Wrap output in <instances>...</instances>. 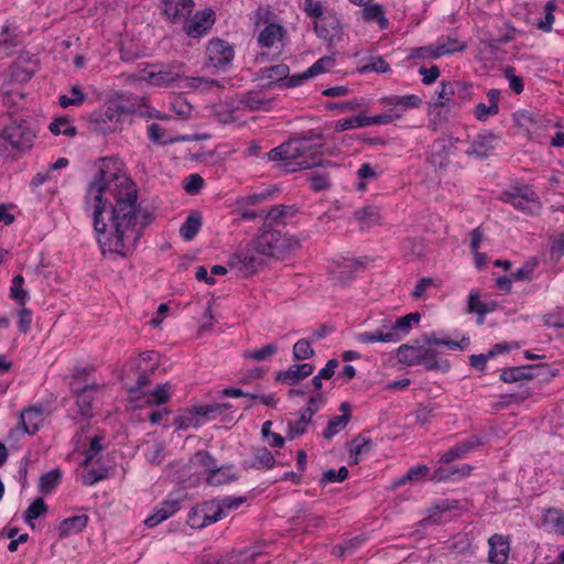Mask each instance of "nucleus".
I'll list each match as a JSON object with an SVG mask.
<instances>
[{
    "instance_id": "obj_1",
    "label": "nucleus",
    "mask_w": 564,
    "mask_h": 564,
    "mask_svg": "<svg viewBox=\"0 0 564 564\" xmlns=\"http://www.w3.org/2000/svg\"><path fill=\"white\" fill-rule=\"evenodd\" d=\"M99 170L90 183L89 195L95 196L94 227L102 253L127 257L140 239L151 215L137 203L138 188L131 178L113 174L105 178Z\"/></svg>"
},
{
    "instance_id": "obj_2",
    "label": "nucleus",
    "mask_w": 564,
    "mask_h": 564,
    "mask_svg": "<svg viewBox=\"0 0 564 564\" xmlns=\"http://www.w3.org/2000/svg\"><path fill=\"white\" fill-rule=\"evenodd\" d=\"M322 145V134L308 131L270 150L267 155L270 161L282 162L286 172L310 170L321 165L322 160L317 149Z\"/></svg>"
},
{
    "instance_id": "obj_3",
    "label": "nucleus",
    "mask_w": 564,
    "mask_h": 564,
    "mask_svg": "<svg viewBox=\"0 0 564 564\" xmlns=\"http://www.w3.org/2000/svg\"><path fill=\"white\" fill-rule=\"evenodd\" d=\"M36 138L32 123L25 119L9 118L0 129V154H21L31 150Z\"/></svg>"
},
{
    "instance_id": "obj_4",
    "label": "nucleus",
    "mask_w": 564,
    "mask_h": 564,
    "mask_svg": "<svg viewBox=\"0 0 564 564\" xmlns=\"http://www.w3.org/2000/svg\"><path fill=\"white\" fill-rule=\"evenodd\" d=\"M133 112V108L127 106L122 96L109 99L102 108L90 113L88 122L91 131L100 134H109L120 129L122 118Z\"/></svg>"
},
{
    "instance_id": "obj_5",
    "label": "nucleus",
    "mask_w": 564,
    "mask_h": 564,
    "mask_svg": "<svg viewBox=\"0 0 564 564\" xmlns=\"http://www.w3.org/2000/svg\"><path fill=\"white\" fill-rule=\"evenodd\" d=\"M421 315L419 312L406 314L394 322L384 318L382 326L373 332L360 333L356 339L362 344L373 343H398L402 337L406 336L412 329L414 323H419Z\"/></svg>"
},
{
    "instance_id": "obj_6",
    "label": "nucleus",
    "mask_w": 564,
    "mask_h": 564,
    "mask_svg": "<svg viewBox=\"0 0 564 564\" xmlns=\"http://www.w3.org/2000/svg\"><path fill=\"white\" fill-rule=\"evenodd\" d=\"M397 358L399 362L406 366H423L426 370H442L447 371L449 369V362L447 360L438 361L436 359V352L425 347L421 340L415 339L413 344L401 345L397 350Z\"/></svg>"
},
{
    "instance_id": "obj_7",
    "label": "nucleus",
    "mask_w": 564,
    "mask_h": 564,
    "mask_svg": "<svg viewBox=\"0 0 564 564\" xmlns=\"http://www.w3.org/2000/svg\"><path fill=\"white\" fill-rule=\"evenodd\" d=\"M253 243L261 254L273 258H283L291 250L300 247V241L294 237L267 228H263Z\"/></svg>"
},
{
    "instance_id": "obj_8",
    "label": "nucleus",
    "mask_w": 564,
    "mask_h": 564,
    "mask_svg": "<svg viewBox=\"0 0 564 564\" xmlns=\"http://www.w3.org/2000/svg\"><path fill=\"white\" fill-rule=\"evenodd\" d=\"M263 256L252 246L234 254L230 258L229 267L237 270L242 276L247 278L256 273L264 264Z\"/></svg>"
},
{
    "instance_id": "obj_9",
    "label": "nucleus",
    "mask_w": 564,
    "mask_h": 564,
    "mask_svg": "<svg viewBox=\"0 0 564 564\" xmlns=\"http://www.w3.org/2000/svg\"><path fill=\"white\" fill-rule=\"evenodd\" d=\"M314 31L318 37L326 41L332 47L343 39V26L334 11H323V15L314 19Z\"/></svg>"
},
{
    "instance_id": "obj_10",
    "label": "nucleus",
    "mask_w": 564,
    "mask_h": 564,
    "mask_svg": "<svg viewBox=\"0 0 564 564\" xmlns=\"http://www.w3.org/2000/svg\"><path fill=\"white\" fill-rule=\"evenodd\" d=\"M212 408L209 405L186 409L174 419V425L177 430L197 427L208 422V414Z\"/></svg>"
},
{
    "instance_id": "obj_11",
    "label": "nucleus",
    "mask_w": 564,
    "mask_h": 564,
    "mask_svg": "<svg viewBox=\"0 0 564 564\" xmlns=\"http://www.w3.org/2000/svg\"><path fill=\"white\" fill-rule=\"evenodd\" d=\"M194 7L193 0H163V14L173 23L186 21Z\"/></svg>"
},
{
    "instance_id": "obj_12",
    "label": "nucleus",
    "mask_w": 564,
    "mask_h": 564,
    "mask_svg": "<svg viewBox=\"0 0 564 564\" xmlns=\"http://www.w3.org/2000/svg\"><path fill=\"white\" fill-rule=\"evenodd\" d=\"M314 371L311 364H296L290 366L286 370L279 371L275 381L283 382L288 386H294L301 380L310 377Z\"/></svg>"
},
{
    "instance_id": "obj_13",
    "label": "nucleus",
    "mask_w": 564,
    "mask_h": 564,
    "mask_svg": "<svg viewBox=\"0 0 564 564\" xmlns=\"http://www.w3.org/2000/svg\"><path fill=\"white\" fill-rule=\"evenodd\" d=\"M334 63H335V59L333 56H324V57L319 58L318 61H316L305 72L289 77V80L285 85L288 87L299 86L303 83V80L324 73L326 69L334 66Z\"/></svg>"
},
{
    "instance_id": "obj_14",
    "label": "nucleus",
    "mask_w": 564,
    "mask_h": 564,
    "mask_svg": "<svg viewBox=\"0 0 564 564\" xmlns=\"http://www.w3.org/2000/svg\"><path fill=\"white\" fill-rule=\"evenodd\" d=\"M490 550L488 560L491 564H505L509 556V541L500 534H494L488 540Z\"/></svg>"
},
{
    "instance_id": "obj_15",
    "label": "nucleus",
    "mask_w": 564,
    "mask_h": 564,
    "mask_svg": "<svg viewBox=\"0 0 564 564\" xmlns=\"http://www.w3.org/2000/svg\"><path fill=\"white\" fill-rule=\"evenodd\" d=\"M380 102L383 106L393 107L394 112H400L402 115L405 110L419 108L422 105V98L414 94L405 96L390 95L382 97Z\"/></svg>"
},
{
    "instance_id": "obj_16",
    "label": "nucleus",
    "mask_w": 564,
    "mask_h": 564,
    "mask_svg": "<svg viewBox=\"0 0 564 564\" xmlns=\"http://www.w3.org/2000/svg\"><path fill=\"white\" fill-rule=\"evenodd\" d=\"M235 56L234 47L220 40L214 39V69L227 70Z\"/></svg>"
},
{
    "instance_id": "obj_17",
    "label": "nucleus",
    "mask_w": 564,
    "mask_h": 564,
    "mask_svg": "<svg viewBox=\"0 0 564 564\" xmlns=\"http://www.w3.org/2000/svg\"><path fill=\"white\" fill-rule=\"evenodd\" d=\"M180 510V499L169 498L164 500L153 514L144 520V524L152 528L169 519Z\"/></svg>"
},
{
    "instance_id": "obj_18",
    "label": "nucleus",
    "mask_w": 564,
    "mask_h": 564,
    "mask_svg": "<svg viewBox=\"0 0 564 564\" xmlns=\"http://www.w3.org/2000/svg\"><path fill=\"white\" fill-rule=\"evenodd\" d=\"M43 408L30 406L20 414V424L24 433L34 434L43 423Z\"/></svg>"
},
{
    "instance_id": "obj_19",
    "label": "nucleus",
    "mask_w": 564,
    "mask_h": 564,
    "mask_svg": "<svg viewBox=\"0 0 564 564\" xmlns=\"http://www.w3.org/2000/svg\"><path fill=\"white\" fill-rule=\"evenodd\" d=\"M285 36V29L276 23L268 24L258 36V43L261 47L271 48L282 42Z\"/></svg>"
},
{
    "instance_id": "obj_20",
    "label": "nucleus",
    "mask_w": 564,
    "mask_h": 564,
    "mask_svg": "<svg viewBox=\"0 0 564 564\" xmlns=\"http://www.w3.org/2000/svg\"><path fill=\"white\" fill-rule=\"evenodd\" d=\"M273 99L267 98L261 91H248L239 99V105L245 108L254 110L268 111L272 108Z\"/></svg>"
},
{
    "instance_id": "obj_21",
    "label": "nucleus",
    "mask_w": 564,
    "mask_h": 564,
    "mask_svg": "<svg viewBox=\"0 0 564 564\" xmlns=\"http://www.w3.org/2000/svg\"><path fill=\"white\" fill-rule=\"evenodd\" d=\"M458 501L457 500H442L434 507L429 510V516L423 518L417 522V525L421 528H426L429 525L437 524L441 521V516L448 510L457 509Z\"/></svg>"
},
{
    "instance_id": "obj_22",
    "label": "nucleus",
    "mask_w": 564,
    "mask_h": 564,
    "mask_svg": "<svg viewBox=\"0 0 564 564\" xmlns=\"http://www.w3.org/2000/svg\"><path fill=\"white\" fill-rule=\"evenodd\" d=\"M88 523V517L86 514L74 516L63 520L57 527V533L59 539H65L72 534L82 532Z\"/></svg>"
},
{
    "instance_id": "obj_23",
    "label": "nucleus",
    "mask_w": 564,
    "mask_h": 564,
    "mask_svg": "<svg viewBox=\"0 0 564 564\" xmlns=\"http://www.w3.org/2000/svg\"><path fill=\"white\" fill-rule=\"evenodd\" d=\"M297 209L293 205H275L264 212L265 225H284L288 218L293 217Z\"/></svg>"
},
{
    "instance_id": "obj_24",
    "label": "nucleus",
    "mask_w": 564,
    "mask_h": 564,
    "mask_svg": "<svg viewBox=\"0 0 564 564\" xmlns=\"http://www.w3.org/2000/svg\"><path fill=\"white\" fill-rule=\"evenodd\" d=\"M208 502L199 503L193 507L188 513L187 524L193 529H202L209 524L212 514Z\"/></svg>"
},
{
    "instance_id": "obj_25",
    "label": "nucleus",
    "mask_w": 564,
    "mask_h": 564,
    "mask_svg": "<svg viewBox=\"0 0 564 564\" xmlns=\"http://www.w3.org/2000/svg\"><path fill=\"white\" fill-rule=\"evenodd\" d=\"M533 369L534 366H519V367H509L502 369L500 373V380L506 383H513L521 380H530L533 379Z\"/></svg>"
},
{
    "instance_id": "obj_26",
    "label": "nucleus",
    "mask_w": 564,
    "mask_h": 564,
    "mask_svg": "<svg viewBox=\"0 0 564 564\" xmlns=\"http://www.w3.org/2000/svg\"><path fill=\"white\" fill-rule=\"evenodd\" d=\"M494 140L495 137L492 134L487 135H478L470 144L466 153L468 155H474L479 159H485L489 155V153L494 150Z\"/></svg>"
},
{
    "instance_id": "obj_27",
    "label": "nucleus",
    "mask_w": 564,
    "mask_h": 564,
    "mask_svg": "<svg viewBox=\"0 0 564 564\" xmlns=\"http://www.w3.org/2000/svg\"><path fill=\"white\" fill-rule=\"evenodd\" d=\"M181 77L180 72L166 67L158 72H149L147 79L155 86H170Z\"/></svg>"
},
{
    "instance_id": "obj_28",
    "label": "nucleus",
    "mask_w": 564,
    "mask_h": 564,
    "mask_svg": "<svg viewBox=\"0 0 564 564\" xmlns=\"http://www.w3.org/2000/svg\"><path fill=\"white\" fill-rule=\"evenodd\" d=\"M202 226V216L198 212H192L180 228V235L186 241L192 240Z\"/></svg>"
},
{
    "instance_id": "obj_29",
    "label": "nucleus",
    "mask_w": 564,
    "mask_h": 564,
    "mask_svg": "<svg viewBox=\"0 0 564 564\" xmlns=\"http://www.w3.org/2000/svg\"><path fill=\"white\" fill-rule=\"evenodd\" d=\"M354 218L361 227H370L380 219L379 208L372 205L358 208L354 212Z\"/></svg>"
},
{
    "instance_id": "obj_30",
    "label": "nucleus",
    "mask_w": 564,
    "mask_h": 564,
    "mask_svg": "<svg viewBox=\"0 0 564 564\" xmlns=\"http://www.w3.org/2000/svg\"><path fill=\"white\" fill-rule=\"evenodd\" d=\"M362 19L369 23L377 22L381 30L387 29L389 25L383 8L380 4L366 6L362 10Z\"/></svg>"
},
{
    "instance_id": "obj_31",
    "label": "nucleus",
    "mask_w": 564,
    "mask_h": 564,
    "mask_svg": "<svg viewBox=\"0 0 564 564\" xmlns=\"http://www.w3.org/2000/svg\"><path fill=\"white\" fill-rule=\"evenodd\" d=\"M419 340H421V343L425 346V347H430L433 346V345H443V346H446L447 348L449 349H465L466 345L468 344V338L464 337L462 339V341H456V340H447V339H440L435 336V334H423L421 336V338H419Z\"/></svg>"
},
{
    "instance_id": "obj_32",
    "label": "nucleus",
    "mask_w": 564,
    "mask_h": 564,
    "mask_svg": "<svg viewBox=\"0 0 564 564\" xmlns=\"http://www.w3.org/2000/svg\"><path fill=\"white\" fill-rule=\"evenodd\" d=\"M435 46V55L440 57L455 52H463L466 48V45L455 37H441L437 40Z\"/></svg>"
},
{
    "instance_id": "obj_33",
    "label": "nucleus",
    "mask_w": 564,
    "mask_h": 564,
    "mask_svg": "<svg viewBox=\"0 0 564 564\" xmlns=\"http://www.w3.org/2000/svg\"><path fill=\"white\" fill-rule=\"evenodd\" d=\"M545 524L550 525L556 533L564 535V511L556 508H549L543 516Z\"/></svg>"
},
{
    "instance_id": "obj_34",
    "label": "nucleus",
    "mask_w": 564,
    "mask_h": 564,
    "mask_svg": "<svg viewBox=\"0 0 564 564\" xmlns=\"http://www.w3.org/2000/svg\"><path fill=\"white\" fill-rule=\"evenodd\" d=\"M275 459L272 453L267 447H259L254 449L253 460L251 463L252 468L257 469H270L274 466Z\"/></svg>"
},
{
    "instance_id": "obj_35",
    "label": "nucleus",
    "mask_w": 564,
    "mask_h": 564,
    "mask_svg": "<svg viewBox=\"0 0 564 564\" xmlns=\"http://www.w3.org/2000/svg\"><path fill=\"white\" fill-rule=\"evenodd\" d=\"M373 448V442L370 437L359 434L351 441L350 454L355 456L354 463H358L357 456L367 454Z\"/></svg>"
},
{
    "instance_id": "obj_36",
    "label": "nucleus",
    "mask_w": 564,
    "mask_h": 564,
    "mask_svg": "<svg viewBox=\"0 0 564 564\" xmlns=\"http://www.w3.org/2000/svg\"><path fill=\"white\" fill-rule=\"evenodd\" d=\"M70 96L62 95L58 98V104L62 108H67L69 106H80L87 99L86 94L82 90L78 85H74L70 90Z\"/></svg>"
},
{
    "instance_id": "obj_37",
    "label": "nucleus",
    "mask_w": 564,
    "mask_h": 564,
    "mask_svg": "<svg viewBox=\"0 0 564 564\" xmlns=\"http://www.w3.org/2000/svg\"><path fill=\"white\" fill-rule=\"evenodd\" d=\"M350 420L349 413H344L341 415H336L329 420L326 429L323 432V436L327 440H330L334 435L344 430Z\"/></svg>"
},
{
    "instance_id": "obj_38",
    "label": "nucleus",
    "mask_w": 564,
    "mask_h": 564,
    "mask_svg": "<svg viewBox=\"0 0 564 564\" xmlns=\"http://www.w3.org/2000/svg\"><path fill=\"white\" fill-rule=\"evenodd\" d=\"M23 284L24 278L21 274H18L13 278L12 285L10 288V297L20 306H24L29 299V293L23 289Z\"/></svg>"
},
{
    "instance_id": "obj_39",
    "label": "nucleus",
    "mask_w": 564,
    "mask_h": 564,
    "mask_svg": "<svg viewBox=\"0 0 564 564\" xmlns=\"http://www.w3.org/2000/svg\"><path fill=\"white\" fill-rule=\"evenodd\" d=\"M48 130L55 135L64 134L67 137H75L77 133L76 128L70 124L68 117H59L55 119L50 123Z\"/></svg>"
},
{
    "instance_id": "obj_40",
    "label": "nucleus",
    "mask_w": 564,
    "mask_h": 564,
    "mask_svg": "<svg viewBox=\"0 0 564 564\" xmlns=\"http://www.w3.org/2000/svg\"><path fill=\"white\" fill-rule=\"evenodd\" d=\"M194 468H203L206 474V482L212 484V457L208 452H197L189 460Z\"/></svg>"
},
{
    "instance_id": "obj_41",
    "label": "nucleus",
    "mask_w": 564,
    "mask_h": 564,
    "mask_svg": "<svg viewBox=\"0 0 564 564\" xmlns=\"http://www.w3.org/2000/svg\"><path fill=\"white\" fill-rule=\"evenodd\" d=\"M62 479V471L58 468L42 475L40 479V489L44 494L51 492L56 488Z\"/></svg>"
},
{
    "instance_id": "obj_42",
    "label": "nucleus",
    "mask_w": 564,
    "mask_h": 564,
    "mask_svg": "<svg viewBox=\"0 0 564 564\" xmlns=\"http://www.w3.org/2000/svg\"><path fill=\"white\" fill-rule=\"evenodd\" d=\"M289 66L285 64H276L271 67L261 69L262 78L276 83L289 77Z\"/></svg>"
},
{
    "instance_id": "obj_43",
    "label": "nucleus",
    "mask_w": 564,
    "mask_h": 564,
    "mask_svg": "<svg viewBox=\"0 0 564 564\" xmlns=\"http://www.w3.org/2000/svg\"><path fill=\"white\" fill-rule=\"evenodd\" d=\"M293 358L297 361L310 359L314 356L315 351L311 345V341L302 338L299 339L293 346Z\"/></svg>"
},
{
    "instance_id": "obj_44",
    "label": "nucleus",
    "mask_w": 564,
    "mask_h": 564,
    "mask_svg": "<svg viewBox=\"0 0 564 564\" xmlns=\"http://www.w3.org/2000/svg\"><path fill=\"white\" fill-rule=\"evenodd\" d=\"M367 127L366 116L365 115H358L350 118H345L341 120H338L335 124V131L341 132L345 130L356 129Z\"/></svg>"
},
{
    "instance_id": "obj_45",
    "label": "nucleus",
    "mask_w": 564,
    "mask_h": 564,
    "mask_svg": "<svg viewBox=\"0 0 564 564\" xmlns=\"http://www.w3.org/2000/svg\"><path fill=\"white\" fill-rule=\"evenodd\" d=\"M276 351H278V346L275 344L271 343V344L263 346L260 349L246 350L243 352V357L247 359L261 361V360H264V359L273 356L274 354H276Z\"/></svg>"
},
{
    "instance_id": "obj_46",
    "label": "nucleus",
    "mask_w": 564,
    "mask_h": 564,
    "mask_svg": "<svg viewBox=\"0 0 564 564\" xmlns=\"http://www.w3.org/2000/svg\"><path fill=\"white\" fill-rule=\"evenodd\" d=\"M308 180L311 182V187L315 192H321V191L327 189L330 187V184H332L329 174L324 171L311 172Z\"/></svg>"
},
{
    "instance_id": "obj_47",
    "label": "nucleus",
    "mask_w": 564,
    "mask_h": 564,
    "mask_svg": "<svg viewBox=\"0 0 564 564\" xmlns=\"http://www.w3.org/2000/svg\"><path fill=\"white\" fill-rule=\"evenodd\" d=\"M430 468L426 465H416L408 470L398 481L397 486H402L408 481H417L429 475Z\"/></svg>"
},
{
    "instance_id": "obj_48",
    "label": "nucleus",
    "mask_w": 564,
    "mask_h": 564,
    "mask_svg": "<svg viewBox=\"0 0 564 564\" xmlns=\"http://www.w3.org/2000/svg\"><path fill=\"white\" fill-rule=\"evenodd\" d=\"M47 511V506L43 498L35 499L26 509L24 519L28 523H31L32 520L44 516Z\"/></svg>"
},
{
    "instance_id": "obj_49",
    "label": "nucleus",
    "mask_w": 564,
    "mask_h": 564,
    "mask_svg": "<svg viewBox=\"0 0 564 564\" xmlns=\"http://www.w3.org/2000/svg\"><path fill=\"white\" fill-rule=\"evenodd\" d=\"M170 383H163L155 388L154 391L151 392L150 398L148 400L149 404L161 405L166 403L170 400Z\"/></svg>"
},
{
    "instance_id": "obj_50",
    "label": "nucleus",
    "mask_w": 564,
    "mask_h": 564,
    "mask_svg": "<svg viewBox=\"0 0 564 564\" xmlns=\"http://www.w3.org/2000/svg\"><path fill=\"white\" fill-rule=\"evenodd\" d=\"M556 9V4H555V1L554 0H550L546 2L545 7H544V18L541 19L539 22H538V28L540 30H542L543 32H550L552 30V25L554 23V14L553 12L555 11Z\"/></svg>"
},
{
    "instance_id": "obj_51",
    "label": "nucleus",
    "mask_w": 564,
    "mask_h": 564,
    "mask_svg": "<svg viewBox=\"0 0 564 564\" xmlns=\"http://www.w3.org/2000/svg\"><path fill=\"white\" fill-rule=\"evenodd\" d=\"M349 471L345 466H341L338 470L328 469L323 474L322 478L319 479V484L325 486L329 482H341L347 479Z\"/></svg>"
},
{
    "instance_id": "obj_52",
    "label": "nucleus",
    "mask_w": 564,
    "mask_h": 564,
    "mask_svg": "<svg viewBox=\"0 0 564 564\" xmlns=\"http://www.w3.org/2000/svg\"><path fill=\"white\" fill-rule=\"evenodd\" d=\"M230 403H214V420L219 419L224 424L234 422L235 416Z\"/></svg>"
},
{
    "instance_id": "obj_53",
    "label": "nucleus",
    "mask_w": 564,
    "mask_h": 564,
    "mask_svg": "<svg viewBox=\"0 0 564 564\" xmlns=\"http://www.w3.org/2000/svg\"><path fill=\"white\" fill-rule=\"evenodd\" d=\"M94 397L91 393H87L83 390H79L76 393V404L79 409V413L85 416L89 417L91 416V403H93Z\"/></svg>"
},
{
    "instance_id": "obj_54",
    "label": "nucleus",
    "mask_w": 564,
    "mask_h": 564,
    "mask_svg": "<svg viewBox=\"0 0 564 564\" xmlns=\"http://www.w3.org/2000/svg\"><path fill=\"white\" fill-rule=\"evenodd\" d=\"M254 556L256 553H250L248 550L239 551L238 553L232 552L221 557L216 564H242Z\"/></svg>"
},
{
    "instance_id": "obj_55",
    "label": "nucleus",
    "mask_w": 564,
    "mask_h": 564,
    "mask_svg": "<svg viewBox=\"0 0 564 564\" xmlns=\"http://www.w3.org/2000/svg\"><path fill=\"white\" fill-rule=\"evenodd\" d=\"M544 325L553 328H564V308L556 307L543 316Z\"/></svg>"
},
{
    "instance_id": "obj_56",
    "label": "nucleus",
    "mask_w": 564,
    "mask_h": 564,
    "mask_svg": "<svg viewBox=\"0 0 564 564\" xmlns=\"http://www.w3.org/2000/svg\"><path fill=\"white\" fill-rule=\"evenodd\" d=\"M510 196H519L522 200H529V205L531 204L532 207H541L538 195L529 186L514 187L513 193L509 194Z\"/></svg>"
},
{
    "instance_id": "obj_57",
    "label": "nucleus",
    "mask_w": 564,
    "mask_h": 564,
    "mask_svg": "<svg viewBox=\"0 0 564 564\" xmlns=\"http://www.w3.org/2000/svg\"><path fill=\"white\" fill-rule=\"evenodd\" d=\"M456 93V89H455V85L454 83H451V82H443L441 84V89L440 91L437 93L438 95V98L440 99H444L445 101H436L434 105H433V108L436 109V108H443L446 106V101H448L451 99V97L453 95H455Z\"/></svg>"
},
{
    "instance_id": "obj_58",
    "label": "nucleus",
    "mask_w": 564,
    "mask_h": 564,
    "mask_svg": "<svg viewBox=\"0 0 564 564\" xmlns=\"http://www.w3.org/2000/svg\"><path fill=\"white\" fill-rule=\"evenodd\" d=\"M505 77L508 79L510 89L514 94L519 95L523 91V89H524L523 78L514 74L513 67L508 66L505 69Z\"/></svg>"
},
{
    "instance_id": "obj_59",
    "label": "nucleus",
    "mask_w": 564,
    "mask_h": 564,
    "mask_svg": "<svg viewBox=\"0 0 564 564\" xmlns=\"http://www.w3.org/2000/svg\"><path fill=\"white\" fill-rule=\"evenodd\" d=\"M204 185V180L199 174H191L183 181V188L191 195H195Z\"/></svg>"
},
{
    "instance_id": "obj_60",
    "label": "nucleus",
    "mask_w": 564,
    "mask_h": 564,
    "mask_svg": "<svg viewBox=\"0 0 564 564\" xmlns=\"http://www.w3.org/2000/svg\"><path fill=\"white\" fill-rule=\"evenodd\" d=\"M357 264L351 260H345L343 265H339L337 270H333V274L339 281L349 280L352 273L356 271Z\"/></svg>"
},
{
    "instance_id": "obj_61",
    "label": "nucleus",
    "mask_w": 564,
    "mask_h": 564,
    "mask_svg": "<svg viewBox=\"0 0 564 564\" xmlns=\"http://www.w3.org/2000/svg\"><path fill=\"white\" fill-rule=\"evenodd\" d=\"M237 477H236V474L232 471V467H228V468H219V469H216L214 467V486L215 485H225L229 481H232L235 480Z\"/></svg>"
},
{
    "instance_id": "obj_62",
    "label": "nucleus",
    "mask_w": 564,
    "mask_h": 564,
    "mask_svg": "<svg viewBox=\"0 0 564 564\" xmlns=\"http://www.w3.org/2000/svg\"><path fill=\"white\" fill-rule=\"evenodd\" d=\"M468 312H477L480 315H485L488 312L486 304L479 301V294L477 291H470L469 293Z\"/></svg>"
},
{
    "instance_id": "obj_63",
    "label": "nucleus",
    "mask_w": 564,
    "mask_h": 564,
    "mask_svg": "<svg viewBox=\"0 0 564 564\" xmlns=\"http://www.w3.org/2000/svg\"><path fill=\"white\" fill-rule=\"evenodd\" d=\"M108 476L106 468L90 469L86 475L83 476V482L85 486H93L96 482L104 480Z\"/></svg>"
},
{
    "instance_id": "obj_64",
    "label": "nucleus",
    "mask_w": 564,
    "mask_h": 564,
    "mask_svg": "<svg viewBox=\"0 0 564 564\" xmlns=\"http://www.w3.org/2000/svg\"><path fill=\"white\" fill-rule=\"evenodd\" d=\"M149 138L159 144H165L169 142L166 139L165 130L159 123H151L148 129Z\"/></svg>"
}]
</instances>
